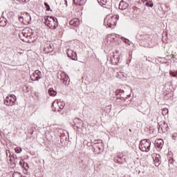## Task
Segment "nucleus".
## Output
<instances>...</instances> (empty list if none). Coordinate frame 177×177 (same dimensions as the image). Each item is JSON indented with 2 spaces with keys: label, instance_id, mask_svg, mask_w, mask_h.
<instances>
[{
  "label": "nucleus",
  "instance_id": "nucleus-8",
  "mask_svg": "<svg viewBox=\"0 0 177 177\" xmlns=\"http://www.w3.org/2000/svg\"><path fill=\"white\" fill-rule=\"evenodd\" d=\"M151 158L155 167H158V165L161 164V156H160V154L153 153L151 155Z\"/></svg>",
  "mask_w": 177,
  "mask_h": 177
},
{
  "label": "nucleus",
  "instance_id": "nucleus-12",
  "mask_svg": "<svg viewBox=\"0 0 177 177\" xmlns=\"http://www.w3.org/2000/svg\"><path fill=\"white\" fill-rule=\"evenodd\" d=\"M66 54L68 57H70L72 60H75L77 59V53L71 49H68Z\"/></svg>",
  "mask_w": 177,
  "mask_h": 177
},
{
  "label": "nucleus",
  "instance_id": "nucleus-25",
  "mask_svg": "<svg viewBox=\"0 0 177 177\" xmlns=\"http://www.w3.org/2000/svg\"><path fill=\"white\" fill-rule=\"evenodd\" d=\"M168 113H169V111H168V109H167V108L163 109L162 111V115H167V114H168Z\"/></svg>",
  "mask_w": 177,
  "mask_h": 177
},
{
  "label": "nucleus",
  "instance_id": "nucleus-4",
  "mask_svg": "<svg viewBox=\"0 0 177 177\" xmlns=\"http://www.w3.org/2000/svg\"><path fill=\"white\" fill-rule=\"evenodd\" d=\"M150 146H151V142L150 140H142L139 145V149L141 151H150Z\"/></svg>",
  "mask_w": 177,
  "mask_h": 177
},
{
  "label": "nucleus",
  "instance_id": "nucleus-15",
  "mask_svg": "<svg viewBox=\"0 0 177 177\" xmlns=\"http://www.w3.org/2000/svg\"><path fill=\"white\" fill-rule=\"evenodd\" d=\"M114 161L117 162L118 164H124L125 162V156L122 155L120 156L118 155L117 158H114Z\"/></svg>",
  "mask_w": 177,
  "mask_h": 177
},
{
  "label": "nucleus",
  "instance_id": "nucleus-9",
  "mask_svg": "<svg viewBox=\"0 0 177 177\" xmlns=\"http://www.w3.org/2000/svg\"><path fill=\"white\" fill-rule=\"evenodd\" d=\"M107 60H109L111 64L115 66V64L120 62V58H118L117 55L114 54V53H112L111 56L107 58Z\"/></svg>",
  "mask_w": 177,
  "mask_h": 177
},
{
  "label": "nucleus",
  "instance_id": "nucleus-23",
  "mask_svg": "<svg viewBox=\"0 0 177 177\" xmlns=\"http://www.w3.org/2000/svg\"><path fill=\"white\" fill-rule=\"evenodd\" d=\"M172 96H173L172 93L167 92L166 94L165 95V99H166V100H168L169 99H171Z\"/></svg>",
  "mask_w": 177,
  "mask_h": 177
},
{
  "label": "nucleus",
  "instance_id": "nucleus-30",
  "mask_svg": "<svg viewBox=\"0 0 177 177\" xmlns=\"http://www.w3.org/2000/svg\"><path fill=\"white\" fill-rule=\"evenodd\" d=\"M22 168H24V169H27V168H28V164L23 162Z\"/></svg>",
  "mask_w": 177,
  "mask_h": 177
},
{
  "label": "nucleus",
  "instance_id": "nucleus-10",
  "mask_svg": "<svg viewBox=\"0 0 177 177\" xmlns=\"http://www.w3.org/2000/svg\"><path fill=\"white\" fill-rule=\"evenodd\" d=\"M158 131L161 129L162 132H167L168 131V124L165 123V122H160L158 123Z\"/></svg>",
  "mask_w": 177,
  "mask_h": 177
},
{
  "label": "nucleus",
  "instance_id": "nucleus-39",
  "mask_svg": "<svg viewBox=\"0 0 177 177\" xmlns=\"http://www.w3.org/2000/svg\"><path fill=\"white\" fill-rule=\"evenodd\" d=\"M64 2H65L66 6H68V5H67V0H64Z\"/></svg>",
  "mask_w": 177,
  "mask_h": 177
},
{
  "label": "nucleus",
  "instance_id": "nucleus-11",
  "mask_svg": "<svg viewBox=\"0 0 177 177\" xmlns=\"http://www.w3.org/2000/svg\"><path fill=\"white\" fill-rule=\"evenodd\" d=\"M58 78L61 81H63V84L64 85H67V81H68V77H67V75H66L65 73H61L58 75Z\"/></svg>",
  "mask_w": 177,
  "mask_h": 177
},
{
  "label": "nucleus",
  "instance_id": "nucleus-17",
  "mask_svg": "<svg viewBox=\"0 0 177 177\" xmlns=\"http://www.w3.org/2000/svg\"><path fill=\"white\" fill-rule=\"evenodd\" d=\"M119 9L120 10H127L128 9V4L122 1L119 4Z\"/></svg>",
  "mask_w": 177,
  "mask_h": 177
},
{
  "label": "nucleus",
  "instance_id": "nucleus-37",
  "mask_svg": "<svg viewBox=\"0 0 177 177\" xmlns=\"http://www.w3.org/2000/svg\"><path fill=\"white\" fill-rule=\"evenodd\" d=\"M23 162H24V160H20L19 162V165H21L23 167Z\"/></svg>",
  "mask_w": 177,
  "mask_h": 177
},
{
  "label": "nucleus",
  "instance_id": "nucleus-28",
  "mask_svg": "<svg viewBox=\"0 0 177 177\" xmlns=\"http://www.w3.org/2000/svg\"><path fill=\"white\" fill-rule=\"evenodd\" d=\"M19 3L21 5H24V3H27V2H30V0H19Z\"/></svg>",
  "mask_w": 177,
  "mask_h": 177
},
{
  "label": "nucleus",
  "instance_id": "nucleus-7",
  "mask_svg": "<svg viewBox=\"0 0 177 177\" xmlns=\"http://www.w3.org/2000/svg\"><path fill=\"white\" fill-rule=\"evenodd\" d=\"M42 78V73L37 70L32 75H30V80L32 81H39Z\"/></svg>",
  "mask_w": 177,
  "mask_h": 177
},
{
  "label": "nucleus",
  "instance_id": "nucleus-1",
  "mask_svg": "<svg viewBox=\"0 0 177 177\" xmlns=\"http://www.w3.org/2000/svg\"><path fill=\"white\" fill-rule=\"evenodd\" d=\"M30 28H28L24 29L22 32L19 34V37L21 41H24V42L31 44V42H34V39H32V34L28 32Z\"/></svg>",
  "mask_w": 177,
  "mask_h": 177
},
{
  "label": "nucleus",
  "instance_id": "nucleus-14",
  "mask_svg": "<svg viewBox=\"0 0 177 177\" xmlns=\"http://www.w3.org/2000/svg\"><path fill=\"white\" fill-rule=\"evenodd\" d=\"M124 93V90H122V89L116 90V95H118V97H119V99H121V100H125V99H127V96Z\"/></svg>",
  "mask_w": 177,
  "mask_h": 177
},
{
  "label": "nucleus",
  "instance_id": "nucleus-24",
  "mask_svg": "<svg viewBox=\"0 0 177 177\" xmlns=\"http://www.w3.org/2000/svg\"><path fill=\"white\" fill-rule=\"evenodd\" d=\"M117 78H122L124 77V73L122 72H118L116 75Z\"/></svg>",
  "mask_w": 177,
  "mask_h": 177
},
{
  "label": "nucleus",
  "instance_id": "nucleus-18",
  "mask_svg": "<svg viewBox=\"0 0 177 177\" xmlns=\"http://www.w3.org/2000/svg\"><path fill=\"white\" fill-rule=\"evenodd\" d=\"M56 104L58 105L60 110H63V109H64V103L59 101H55L54 102H53V107H55Z\"/></svg>",
  "mask_w": 177,
  "mask_h": 177
},
{
  "label": "nucleus",
  "instance_id": "nucleus-22",
  "mask_svg": "<svg viewBox=\"0 0 177 177\" xmlns=\"http://www.w3.org/2000/svg\"><path fill=\"white\" fill-rule=\"evenodd\" d=\"M73 3H75V5H77L78 6H81L84 5V0H73Z\"/></svg>",
  "mask_w": 177,
  "mask_h": 177
},
{
  "label": "nucleus",
  "instance_id": "nucleus-34",
  "mask_svg": "<svg viewBox=\"0 0 177 177\" xmlns=\"http://www.w3.org/2000/svg\"><path fill=\"white\" fill-rule=\"evenodd\" d=\"M177 138V133H174L172 136V139H174V140H176Z\"/></svg>",
  "mask_w": 177,
  "mask_h": 177
},
{
  "label": "nucleus",
  "instance_id": "nucleus-32",
  "mask_svg": "<svg viewBox=\"0 0 177 177\" xmlns=\"http://www.w3.org/2000/svg\"><path fill=\"white\" fill-rule=\"evenodd\" d=\"M122 13L124 15V16H128V8H127L126 10H122Z\"/></svg>",
  "mask_w": 177,
  "mask_h": 177
},
{
  "label": "nucleus",
  "instance_id": "nucleus-6",
  "mask_svg": "<svg viewBox=\"0 0 177 177\" xmlns=\"http://www.w3.org/2000/svg\"><path fill=\"white\" fill-rule=\"evenodd\" d=\"M17 99L16 98V95L14 94L10 95V96H7L4 100V103L6 106H13Z\"/></svg>",
  "mask_w": 177,
  "mask_h": 177
},
{
  "label": "nucleus",
  "instance_id": "nucleus-27",
  "mask_svg": "<svg viewBox=\"0 0 177 177\" xmlns=\"http://www.w3.org/2000/svg\"><path fill=\"white\" fill-rule=\"evenodd\" d=\"M15 153H17L18 154L21 153V148L20 147H16L15 149Z\"/></svg>",
  "mask_w": 177,
  "mask_h": 177
},
{
  "label": "nucleus",
  "instance_id": "nucleus-26",
  "mask_svg": "<svg viewBox=\"0 0 177 177\" xmlns=\"http://www.w3.org/2000/svg\"><path fill=\"white\" fill-rule=\"evenodd\" d=\"M44 6L47 12H49L50 10V6H49V4H48V3H44Z\"/></svg>",
  "mask_w": 177,
  "mask_h": 177
},
{
  "label": "nucleus",
  "instance_id": "nucleus-40",
  "mask_svg": "<svg viewBox=\"0 0 177 177\" xmlns=\"http://www.w3.org/2000/svg\"><path fill=\"white\" fill-rule=\"evenodd\" d=\"M126 96H127V97H129V95H127Z\"/></svg>",
  "mask_w": 177,
  "mask_h": 177
},
{
  "label": "nucleus",
  "instance_id": "nucleus-19",
  "mask_svg": "<svg viewBox=\"0 0 177 177\" xmlns=\"http://www.w3.org/2000/svg\"><path fill=\"white\" fill-rule=\"evenodd\" d=\"M8 25V19L6 18H0V27H6Z\"/></svg>",
  "mask_w": 177,
  "mask_h": 177
},
{
  "label": "nucleus",
  "instance_id": "nucleus-31",
  "mask_svg": "<svg viewBox=\"0 0 177 177\" xmlns=\"http://www.w3.org/2000/svg\"><path fill=\"white\" fill-rule=\"evenodd\" d=\"M12 177H20V173L19 172H14L12 174Z\"/></svg>",
  "mask_w": 177,
  "mask_h": 177
},
{
  "label": "nucleus",
  "instance_id": "nucleus-3",
  "mask_svg": "<svg viewBox=\"0 0 177 177\" xmlns=\"http://www.w3.org/2000/svg\"><path fill=\"white\" fill-rule=\"evenodd\" d=\"M45 24L47 27H49L50 30H56L57 28V26H59V23L57 22V18L53 17H48L47 19H45Z\"/></svg>",
  "mask_w": 177,
  "mask_h": 177
},
{
  "label": "nucleus",
  "instance_id": "nucleus-2",
  "mask_svg": "<svg viewBox=\"0 0 177 177\" xmlns=\"http://www.w3.org/2000/svg\"><path fill=\"white\" fill-rule=\"evenodd\" d=\"M104 24L106 27H109L110 28H113L115 27V24H117V15H108L104 19Z\"/></svg>",
  "mask_w": 177,
  "mask_h": 177
},
{
  "label": "nucleus",
  "instance_id": "nucleus-35",
  "mask_svg": "<svg viewBox=\"0 0 177 177\" xmlns=\"http://www.w3.org/2000/svg\"><path fill=\"white\" fill-rule=\"evenodd\" d=\"M170 74L172 75V77H176V75H177V73L174 71H171Z\"/></svg>",
  "mask_w": 177,
  "mask_h": 177
},
{
  "label": "nucleus",
  "instance_id": "nucleus-29",
  "mask_svg": "<svg viewBox=\"0 0 177 177\" xmlns=\"http://www.w3.org/2000/svg\"><path fill=\"white\" fill-rule=\"evenodd\" d=\"M106 0H97L98 3H100V5H106Z\"/></svg>",
  "mask_w": 177,
  "mask_h": 177
},
{
  "label": "nucleus",
  "instance_id": "nucleus-16",
  "mask_svg": "<svg viewBox=\"0 0 177 177\" xmlns=\"http://www.w3.org/2000/svg\"><path fill=\"white\" fill-rule=\"evenodd\" d=\"M70 26H73V27H78L80 26V21L78 19L75 18L70 21L69 22Z\"/></svg>",
  "mask_w": 177,
  "mask_h": 177
},
{
  "label": "nucleus",
  "instance_id": "nucleus-36",
  "mask_svg": "<svg viewBox=\"0 0 177 177\" xmlns=\"http://www.w3.org/2000/svg\"><path fill=\"white\" fill-rule=\"evenodd\" d=\"M123 41L125 44H127V45H129V39L124 38Z\"/></svg>",
  "mask_w": 177,
  "mask_h": 177
},
{
  "label": "nucleus",
  "instance_id": "nucleus-5",
  "mask_svg": "<svg viewBox=\"0 0 177 177\" xmlns=\"http://www.w3.org/2000/svg\"><path fill=\"white\" fill-rule=\"evenodd\" d=\"M43 46V51L44 53H52L55 50V46L50 41L44 42Z\"/></svg>",
  "mask_w": 177,
  "mask_h": 177
},
{
  "label": "nucleus",
  "instance_id": "nucleus-20",
  "mask_svg": "<svg viewBox=\"0 0 177 177\" xmlns=\"http://www.w3.org/2000/svg\"><path fill=\"white\" fill-rule=\"evenodd\" d=\"M156 147L158 149L162 147V145H164V141L162 139H158L156 141H155Z\"/></svg>",
  "mask_w": 177,
  "mask_h": 177
},
{
  "label": "nucleus",
  "instance_id": "nucleus-41",
  "mask_svg": "<svg viewBox=\"0 0 177 177\" xmlns=\"http://www.w3.org/2000/svg\"><path fill=\"white\" fill-rule=\"evenodd\" d=\"M21 177H26L25 176H21Z\"/></svg>",
  "mask_w": 177,
  "mask_h": 177
},
{
  "label": "nucleus",
  "instance_id": "nucleus-38",
  "mask_svg": "<svg viewBox=\"0 0 177 177\" xmlns=\"http://www.w3.org/2000/svg\"><path fill=\"white\" fill-rule=\"evenodd\" d=\"M15 162L17 163V156H15Z\"/></svg>",
  "mask_w": 177,
  "mask_h": 177
},
{
  "label": "nucleus",
  "instance_id": "nucleus-21",
  "mask_svg": "<svg viewBox=\"0 0 177 177\" xmlns=\"http://www.w3.org/2000/svg\"><path fill=\"white\" fill-rule=\"evenodd\" d=\"M48 94L50 95V96H56L57 92H56V91H55L53 88H49Z\"/></svg>",
  "mask_w": 177,
  "mask_h": 177
},
{
  "label": "nucleus",
  "instance_id": "nucleus-33",
  "mask_svg": "<svg viewBox=\"0 0 177 177\" xmlns=\"http://www.w3.org/2000/svg\"><path fill=\"white\" fill-rule=\"evenodd\" d=\"M146 5H147V6H149V8H153V3H151V2H149V3L147 2Z\"/></svg>",
  "mask_w": 177,
  "mask_h": 177
},
{
  "label": "nucleus",
  "instance_id": "nucleus-13",
  "mask_svg": "<svg viewBox=\"0 0 177 177\" xmlns=\"http://www.w3.org/2000/svg\"><path fill=\"white\" fill-rule=\"evenodd\" d=\"M26 15H27V19L24 21V17L20 16L19 17V21L21 23H23V24H29V23L31 21V17L30 15L27 12H26Z\"/></svg>",
  "mask_w": 177,
  "mask_h": 177
},
{
  "label": "nucleus",
  "instance_id": "nucleus-42",
  "mask_svg": "<svg viewBox=\"0 0 177 177\" xmlns=\"http://www.w3.org/2000/svg\"><path fill=\"white\" fill-rule=\"evenodd\" d=\"M99 149L100 150V147H99Z\"/></svg>",
  "mask_w": 177,
  "mask_h": 177
}]
</instances>
